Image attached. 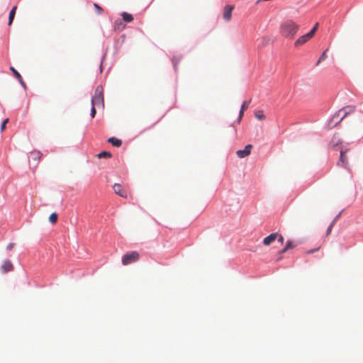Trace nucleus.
Returning <instances> with one entry per match:
<instances>
[{
  "label": "nucleus",
  "mask_w": 363,
  "mask_h": 363,
  "mask_svg": "<svg viewBox=\"0 0 363 363\" xmlns=\"http://www.w3.org/2000/svg\"><path fill=\"white\" fill-rule=\"evenodd\" d=\"M96 106H94V105H92V107H91V118H94L95 115H96Z\"/></svg>",
  "instance_id": "nucleus-31"
},
{
  "label": "nucleus",
  "mask_w": 363,
  "mask_h": 363,
  "mask_svg": "<svg viewBox=\"0 0 363 363\" xmlns=\"http://www.w3.org/2000/svg\"><path fill=\"white\" fill-rule=\"evenodd\" d=\"M8 122H9V118H6V119L3 121V123H2L1 125V128H0V130H1V132L4 130V129H5V128H6V123H7Z\"/></svg>",
  "instance_id": "nucleus-27"
},
{
  "label": "nucleus",
  "mask_w": 363,
  "mask_h": 363,
  "mask_svg": "<svg viewBox=\"0 0 363 363\" xmlns=\"http://www.w3.org/2000/svg\"><path fill=\"white\" fill-rule=\"evenodd\" d=\"M57 214L56 213H52L49 216V220L52 224H55L57 221Z\"/></svg>",
  "instance_id": "nucleus-18"
},
{
  "label": "nucleus",
  "mask_w": 363,
  "mask_h": 363,
  "mask_svg": "<svg viewBox=\"0 0 363 363\" xmlns=\"http://www.w3.org/2000/svg\"><path fill=\"white\" fill-rule=\"evenodd\" d=\"M16 9H17V7L15 6L10 11L9 17V23H8L9 26H11V23H13V21L14 17H15Z\"/></svg>",
  "instance_id": "nucleus-14"
},
{
  "label": "nucleus",
  "mask_w": 363,
  "mask_h": 363,
  "mask_svg": "<svg viewBox=\"0 0 363 363\" xmlns=\"http://www.w3.org/2000/svg\"><path fill=\"white\" fill-rule=\"evenodd\" d=\"M316 250H309L307 252V253L310 254V253H313V252H315Z\"/></svg>",
  "instance_id": "nucleus-36"
},
{
  "label": "nucleus",
  "mask_w": 363,
  "mask_h": 363,
  "mask_svg": "<svg viewBox=\"0 0 363 363\" xmlns=\"http://www.w3.org/2000/svg\"><path fill=\"white\" fill-rule=\"evenodd\" d=\"M94 6L96 9V11L98 13V14L102 13L103 9L100 6H99L97 4H94Z\"/></svg>",
  "instance_id": "nucleus-26"
},
{
  "label": "nucleus",
  "mask_w": 363,
  "mask_h": 363,
  "mask_svg": "<svg viewBox=\"0 0 363 363\" xmlns=\"http://www.w3.org/2000/svg\"><path fill=\"white\" fill-rule=\"evenodd\" d=\"M318 28V23H315L314 27L312 28V30L309 33H308V34L312 38L314 35Z\"/></svg>",
  "instance_id": "nucleus-21"
},
{
  "label": "nucleus",
  "mask_w": 363,
  "mask_h": 363,
  "mask_svg": "<svg viewBox=\"0 0 363 363\" xmlns=\"http://www.w3.org/2000/svg\"><path fill=\"white\" fill-rule=\"evenodd\" d=\"M42 155V153L39 150H33L29 153V160H33L37 164Z\"/></svg>",
  "instance_id": "nucleus-8"
},
{
  "label": "nucleus",
  "mask_w": 363,
  "mask_h": 363,
  "mask_svg": "<svg viewBox=\"0 0 363 363\" xmlns=\"http://www.w3.org/2000/svg\"><path fill=\"white\" fill-rule=\"evenodd\" d=\"M125 28V25L123 23L121 20H117L114 23V29L116 30H121Z\"/></svg>",
  "instance_id": "nucleus-17"
},
{
  "label": "nucleus",
  "mask_w": 363,
  "mask_h": 363,
  "mask_svg": "<svg viewBox=\"0 0 363 363\" xmlns=\"http://www.w3.org/2000/svg\"><path fill=\"white\" fill-rule=\"evenodd\" d=\"M318 28V23H315L314 27L312 28V30L309 33H308V34L312 38L314 35Z\"/></svg>",
  "instance_id": "nucleus-22"
},
{
  "label": "nucleus",
  "mask_w": 363,
  "mask_h": 363,
  "mask_svg": "<svg viewBox=\"0 0 363 363\" xmlns=\"http://www.w3.org/2000/svg\"><path fill=\"white\" fill-rule=\"evenodd\" d=\"M243 114H244V111L240 110V113H239V118H238L239 122L241 121V119L243 116Z\"/></svg>",
  "instance_id": "nucleus-33"
},
{
  "label": "nucleus",
  "mask_w": 363,
  "mask_h": 363,
  "mask_svg": "<svg viewBox=\"0 0 363 363\" xmlns=\"http://www.w3.org/2000/svg\"><path fill=\"white\" fill-rule=\"evenodd\" d=\"M277 240H278V241H279V242H281V244L284 242V237H283L281 235L279 234V233H278V237H277Z\"/></svg>",
  "instance_id": "nucleus-32"
},
{
  "label": "nucleus",
  "mask_w": 363,
  "mask_h": 363,
  "mask_svg": "<svg viewBox=\"0 0 363 363\" xmlns=\"http://www.w3.org/2000/svg\"><path fill=\"white\" fill-rule=\"evenodd\" d=\"M278 237V233H272L263 240V244L265 245H269L272 243Z\"/></svg>",
  "instance_id": "nucleus-10"
},
{
  "label": "nucleus",
  "mask_w": 363,
  "mask_h": 363,
  "mask_svg": "<svg viewBox=\"0 0 363 363\" xmlns=\"http://www.w3.org/2000/svg\"><path fill=\"white\" fill-rule=\"evenodd\" d=\"M252 148V146L251 145H247L245 147L244 150H238L236 155L240 158H244L250 154Z\"/></svg>",
  "instance_id": "nucleus-7"
},
{
  "label": "nucleus",
  "mask_w": 363,
  "mask_h": 363,
  "mask_svg": "<svg viewBox=\"0 0 363 363\" xmlns=\"http://www.w3.org/2000/svg\"><path fill=\"white\" fill-rule=\"evenodd\" d=\"M172 63L174 65V67L175 68V69H177V65L179 64V61H180V58H177L176 57H174L172 60Z\"/></svg>",
  "instance_id": "nucleus-24"
},
{
  "label": "nucleus",
  "mask_w": 363,
  "mask_h": 363,
  "mask_svg": "<svg viewBox=\"0 0 363 363\" xmlns=\"http://www.w3.org/2000/svg\"><path fill=\"white\" fill-rule=\"evenodd\" d=\"M288 250L286 247H285L282 250L280 251V254L284 253Z\"/></svg>",
  "instance_id": "nucleus-35"
},
{
  "label": "nucleus",
  "mask_w": 363,
  "mask_h": 363,
  "mask_svg": "<svg viewBox=\"0 0 363 363\" xmlns=\"http://www.w3.org/2000/svg\"><path fill=\"white\" fill-rule=\"evenodd\" d=\"M111 156L112 155L111 152L106 151L101 152L98 155L99 158H110Z\"/></svg>",
  "instance_id": "nucleus-20"
},
{
  "label": "nucleus",
  "mask_w": 363,
  "mask_h": 363,
  "mask_svg": "<svg viewBox=\"0 0 363 363\" xmlns=\"http://www.w3.org/2000/svg\"><path fill=\"white\" fill-rule=\"evenodd\" d=\"M286 249H288V250H289V249H291V248L294 247V246L293 245L292 242H291V240H288V241L286 242Z\"/></svg>",
  "instance_id": "nucleus-28"
},
{
  "label": "nucleus",
  "mask_w": 363,
  "mask_h": 363,
  "mask_svg": "<svg viewBox=\"0 0 363 363\" xmlns=\"http://www.w3.org/2000/svg\"><path fill=\"white\" fill-rule=\"evenodd\" d=\"M113 189L117 195H118L123 198L128 197L127 192L123 189V188L121 184H115L113 186Z\"/></svg>",
  "instance_id": "nucleus-6"
},
{
  "label": "nucleus",
  "mask_w": 363,
  "mask_h": 363,
  "mask_svg": "<svg viewBox=\"0 0 363 363\" xmlns=\"http://www.w3.org/2000/svg\"><path fill=\"white\" fill-rule=\"evenodd\" d=\"M311 38V37L308 33H306V35H303L301 36L299 38H298L296 40L294 45L296 47L301 46L306 43L307 41H308Z\"/></svg>",
  "instance_id": "nucleus-9"
},
{
  "label": "nucleus",
  "mask_w": 363,
  "mask_h": 363,
  "mask_svg": "<svg viewBox=\"0 0 363 363\" xmlns=\"http://www.w3.org/2000/svg\"><path fill=\"white\" fill-rule=\"evenodd\" d=\"M347 164V157H346V150L340 152V161L337 162V165L340 167H346Z\"/></svg>",
  "instance_id": "nucleus-12"
},
{
  "label": "nucleus",
  "mask_w": 363,
  "mask_h": 363,
  "mask_svg": "<svg viewBox=\"0 0 363 363\" xmlns=\"http://www.w3.org/2000/svg\"><path fill=\"white\" fill-rule=\"evenodd\" d=\"M255 117L259 121L264 120L265 118V116L262 111H257L255 113Z\"/></svg>",
  "instance_id": "nucleus-19"
},
{
  "label": "nucleus",
  "mask_w": 363,
  "mask_h": 363,
  "mask_svg": "<svg viewBox=\"0 0 363 363\" xmlns=\"http://www.w3.org/2000/svg\"><path fill=\"white\" fill-rule=\"evenodd\" d=\"M333 225H334V221L330 225V226L327 229V232H326V235H328L330 234L331 233V230H332V228L333 227Z\"/></svg>",
  "instance_id": "nucleus-29"
},
{
  "label": "nucleus",
  "mask_w": 363,
  "mask_h": 363,
  "mask_svg": "<svg viewBox=\"0 0 363 363\" xmlns=\"http://www.w3.org/2000/svg\"><path fill=\"white\" fill-rule=\"evenodd\" d=\"M340 143V140L339 138H337L336 136H334L332 141H331V144L333 146H337Z\"/></svg>",
  "instance_id": "nucleus-23"
},
{
  "label": "nucleus",
  "mask_w": 363,
  "mask_h": 363,
  "mask_svg": "<svg viewBox=\"0 0 363 363\" xmlns=\"http://www.w3.org/2000/svg\"><path fill=\"white\" fill-rule=\"evenodd\" d=\"M327 57V55L325 53V52H323V54L320 55V57H319L318 62H317V65L322 61L325 60Z\"/></svg>",
  "instance_id": "nucleus-25"
},
{
  "label": "nucleus",
  "mask_w": 363,
  "mask_h": 363,
  "mask_svg": "<svg viewBox=\"0 0 363 363\" xmlns=\"http://www.w3.org/2000/svg\"><path fill=\"white\" fill-rule=\"evenodd\" d=\"M234 9V6L232 5H226L223 9V18L225 21H230L232 16V11Z\"/></svg>",
  "instance_id": "nucleus-5"
},
{
  "label": "nucleus",
  "mask_w": 363,
  "mask_h": 363,
  "mask_svg": "<svg viewBox=\"0 0 363 363\" xmlns=\"http://www.w3.org/2000/svg\"><path fill=\"white\" fill-rule=\"evenodd\" d=\"M247 108H248V103H247V102H246V101H245V102L242 104V106H241V109H240V110H242V111H245V110H247Z\"/></svg>",
  "instance_id": "nucleus-30"
},
{
  "label": "nucleus",
  "mask_w": 363,
  "mask_h": 363,
  "mask_svg": "<svg viewBox=\"0 0 363 363\" xmlns=\"http://www.w3.org/2000/svg\"><path fill=\"white\" fill-rule=\"evenodd\" d=\"M13 247H14V244L13 243H10L7 246V250H11L13 248Z\"/></svg>",
  "instance_id": "nucleus-34"
},
{
  "label": "nucleus",
  "mask_w": 363,
  "mask_h": 363,
  "mask_svg": "<svg viewBox=\"0 0 363 363\" xmlns=\"http://www.w3.org/2000/svg\"><path fill=\"white\" fill-rule=\"evenodd\" d=\"M91 104L94 105V106L97 107H104V94H103V88L101 86H96L94 92V95L92 97L91 99Z\"/></svg>",
  "instance_id": "nucleus-3"
},
{
  "label": "nucleus",
  "mask_w": 363,
  "mask_h": 363,
  "mask_svg": "<svg viewBox=\"0 0 363 363\" xmlns=\"http://www.w3.org/2000/svg\"><path fill=\"white\" fill-rule=\"evenodd\" d=\"M121 16L123 18V20L125 22L129 23L133 21V16L128 13L123 12L121 13Z\"/></svg>",
  "instance_id": "nucleus-16"
},
{
  "label": "nucleus",
  "mask_w": 363,
  "mask_h": 363,
  "mask_svg": "<svg viewBox=\"0 0 363 363\" xmlns=\"http://www.w3.org/2000/svg\"><path fill=\"white\" fill-rule=\"evenodd\" d=\"M356 107L354 106H347L339 110L331 118L330 125H336L347 116L354 113Z\"/></svg>",
  "instance_id": "nucleus-2"
},
{
  "label": "nucleus",
  "mask_w": 363,
  "mask_h": 363,
  "mask_svg": "<svg viewBox=\"0 0 363 363\" xmlns=\"http://www.w3.org/2000/svg\"><path fill=\"white\" fill-rule=\"evenodd\" d=\"M10 69L12 71V72L14 74V76L18 79L19 82L25 87L26 86V84L23 81V79H22L21 74L18 73V72L17 70H16L13 67H11Z\"/></svg>",
  "instance_id": "nucleus-13"
},
{
  "label": "nucleus",
  "mask_w": 363,
  "mask_h": 363,
  "mask_svg": "<svg viewBox=\"0 0 363 363\" xmlns=\"http://www.w3.org/2000/svg\"><path fill=\"white\" fill-rule=\"evenodd\" d=\"M108 142L109 143H111L115 147H120L122 145V141L119 139H117L116 138H110L108 140Z\"/></svg>",
  "instance_id": "nucleus-15"
},
{
  "label": "nucleus",
  "mask_w": 363,
  "mask_h": 363,
  "mask_svg": "<svg viewBox=\"0 0 363 363\" xmlns=\"http://www.w3.org/2000/svg\"><path fill=\"white\" fill-rule=\"evenodd\" d=\"M298 28L299 26L292 20H286L281 24L279 31L282 36L288 39H293Z\"/></svg>",
  "instance_id": "nucleus-1"
},
{
  "label": "nucleus",
  "mask_w": 363,
  "mask_h": 363,
  "mask_svg": "<svg viewBox=\"0 0 363 363\" xmlns=\"http://www.w3.org/2000/svg\"><path fill=\"white\" fill-rule=\"evenodd\" d=\"M3 273L11 272L13 269L12 263L9 260H6L1 267Z\"/></svg>",
  "instance_id": "nucleus-11"
},
{
  "label": "nucleus",
  "mask_w": 363,
  "mask_h": 363,
  "mask_svg": "<svg viewBox=\"0 0 363 363\" xmlns=\"http://www.w3.org/2000/svg\"><path fill=\"white\" fill-rule=\"evenodd\" d=\"M140 258V255L136 251H132L126 253L122 257V263L123 265H128L133 262H137Z\"/></svg>",
  "instance_id": "nucleus-4"
}]
</instances>
